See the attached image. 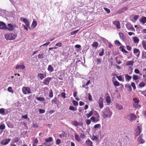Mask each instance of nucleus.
Instances as JSON below:
<instances>
[{"label":"nucleus","mask_w":146,"mask_h":146,"mask_svg":"<svg viewBox=\"0 0 146 146\" xmlns=\"http://www.w3.org/2000/svg\"><path fill=\"white\" fill-rule=\"evenodd\" d=\"M103 116L106 118L108 117H110L112 115V112L110 110V108L109 107L106 108L105 109V111L102 113Z\"/></svg>","instance_id":"nucleus-1"},{"label":"nucleus","mask_w":146,"mask_h":146,"mask_svg":"<svg viewBox=\"0 0 146 146\" xmlns=\"http://www.w3.org/2000/svg\"><path fill=\"white\" fill-rule=\"evenodd\" d=\"M17 34L15 33V34L10 33L7 34L5 35V38L7 40H12L15 39L17 36Z\"/></svg>","instance_id":"nucleus-2"},{"label":"nucleus","mask_w":146,"mask_h":146,"mask_svg":"<svg viewBox=\"0 0 146 146\" xmlns=\"http://www.w3.org/2000/svg\"><path fill=\"white\" fill-rule=\"evenodd\" d=\"M20 19L25 24L26 26L25 25L24 27L27 31L28 30V27L31 29L30 27V23L27 19L23 17H21Z\"/></svg>","instance_id":"nucleus-3"},{"label":"nucleus","mask_w":146,"mask_h":146,"mask_svg":"<svg viewBox=\"0 0 146 146\" xmlns=\"http://www.w3.org/2000/svg\"><path fill=\"white\" fill-rule=\"evenodd\" d=\"M134 101L133 102V106L135 108H138L141 107V105L138 104L139 100L137 99V98H133V99Z\"/></svg>","instance_id":"nucleus-4"},{"label":"nucleus","mask_w":146,"mask_h":146,"mask_svg":"<svg viewBox=\"0 0 146 146\" xmlns=\"http://www.w3.org/2000/svg\"><path fill=\"white\" fill-rule=\"evenodd\" d=\"M22 91L23 93L25 94H26L27 93L30 94L31 93V90L29 87H25L23 86L22 88Z\"/></svg>","instance_id":"nucleus-5"},{"label":"nucleus","mask_w":146,"mask_h":146,"mask_svg":"<svg viewBox=\"0 0 146 146\" xmlns=\"http://www.w3.org/2000/svg\"><path fill=\"white\" fill-rule=\"evenodd\" d=\"M127 118L130 120H134L136 119L137 116L133 113H130L126 116Z\"/></svg>","instance_id":"nucleus-6"},{"label":"nucleus","mask_w":146,"mask_h":146,"mask_svg":"<svg viewBox=\"0 0 146 146\" xmlns=\"http://www.w3.org/2000/svg\"><path fill=\"white\" fill-rule=\"evenodd\" d=\"M142 129L141 126H138L137 127L135 130V136H137L140 134L141 132Z\"/></svg>","instance_id":"nucleus-7"},{"label":"nucleus","mask_w":146,"mask_h":146,"mask_svg":"<svg viewBox=\"0 0 146 146\" xmlns=\"http://www.w3.org/2000/svg\"><path fill=\"white\" fill-rule=\"evenodd\" d=\"M103 99L102 97H100L98 101V104H99V107L100 109L103 108L104 105L103 103Z\"/></svg>","instance_id":"nucleus-8"},{"label":"nucleus","mask_w":146,"mask_h":146,"mask_svg":"<svg viewBox=\"0 0 146 146\" xmlns=\"http://www.w3.org/2000/svg\"><path fill=\"white\" fill-rule=\"evenodd\" d=\"M126 27L127 29L129 30L132 31H135V30L133 27V26L129 23H127L126 25Z\"/></svg>","instance_id":"nucleus-9"},{"label":"nucleus","mask_w":146,"mask_h":146,"mask_svg":"<svg viewBox=\"0 0 146 146\" xmlns=\"http://www.w3.org/2000/svg\"><path fill=\"white\" fill-rule=\"evenodd\" d=\"M133 53L137 58L139 57L140 52L139 49L135 48H134L133 49Z\"/></svg>","instance_id":"nucleus-10"},{"label":"nucleus","mask_w":146,"mask_h":146,"mask_svg":"<svg viewBox=\"0 0 146 146\" xmlns=\"http://www.w3.org/2000/svg\"><path fill=\"white\" fill-rule=\"evenodd\" d=\"M143 135L141 134L138 138L137 140L140 143H143L145 142V141L143 139Z\"/></svg>","instance_id":"nucleus-11"},{"label":"nucleus","mask_w":146,"mask_h":146,"mask_svg":"<svg viewBox=\"0 0 146 146\" xmlns=\"http://www.w3.org/2000/svg\"><path fill=\"white\" fill-rule=\"evenodd\" d=\"M113 24L116 26L117 29H120L121 28L120 23L119 21H115L113 22Z\"/></svg>","instance_id":"nucleus-12"},{"label":"nucleus","mask_w":146,"mask_h":146,"mask_svg":"<svg viewBox=\"0 0 146 146\" xmlns=\"http://www.w3.org/2000/svg\"><path fill=\"white\" fill-rule=\"evenodd\" d=\"M51 80V78L50 77H47L43 81V83L46 85H48L50 81Z\"/></svg>","instance_id":"nucleus-13"},{"label":"nucleus","mask_w":146,"mask_h":146,"mask_svg":"<svg viewBox=\"0 0 146 146\" xmlns=\"http://www.w3.org/2000/svg\"><path fill=\"white\" fill-rule=\"evenodd\" d=\"M6 28V24L3 22L0 21V29H4Z\"/></svg>","instance_id":"nucleus-14"},{"label":"nucleus","mask_w":146,"mask_h":146,"mask_svg":"<svg viewBox=\"0 0 146 146\" xmlns=\"http://www.w3.org/2000/svg\"><path fill=\"white\" fill-rule=\"evenodd\" d=\"M59 100L56 97H54L53 99L51 101L52 103L53 104H59Z\"/></svg>","instance_id":"nucleus-15"},{"label":"nucleus","mask_w":146,"mask_h":146,"mask_svg":"<svg viewBox=\"0 0 146 146\" xmlns=\"http://www.w3.org/2000/svg\"><path fill=\"white\" fill-rule=\"evenodd\" d=\"M37 76L41 80H42L44 78L46 77V74H44L41 73H39Z\"/></svg>","instance_id":"nucleus-16"},{"label":"nucleus","mask_w":146,"mask_h":146,"mask_svg":"<svg viewBox=\"0 0 146 146\" xmlns=\"http://www.w3.org/2000/svg\"><path fill=\"white\" fill-rule=\"evenodd\" d=\"M7 26L8 27H7L6 29L8 30L9 31H11L13 30L14 27L12 25L10 24H8L7 25Z\"/></svg>","instance_id":"nucleus-17"},{"label":"nucleus","mask_w":146,"mask_h":146,"mask_svg":"<svg viewBox=\"0 0 146 146\" xmlns=\"http://www.w3.org/2000/svg\"><path fill=\"white\" fill-rule=\"evenodd\" d=\"M25 66L23 64L21 65H17L15 67V68L16 69H21L23 70L25 68Z\"/></svg>","instance_id":"nucleus-18"},{"label":"nucleus","mask_w":146,"mask_h":146,"mask_svg":"<svg viewBox=\"0 0 146 146\" xmlns=\"http://www.w3.org/2000/svg\"><path fill=\"white\" fill-rule=\"evenodd\" d=\"M127 9V7H124L119 9V10L118 11V12L119 13H121L125 11Z\"/></svg>","instance_id":"nucleus-19"},{"label":"nucleus","mask_w":146,"mask_h":146,"mask_svg":"<svg viewBox=\"0 0 146 146\" xmlns=\"http://www.w3.org/2000/svg\"><path fill=\"white\" fill-rule=\"evenodd\" d=\"M10 141L11 139H5L4 141H2L1 142L4 145H6L8 144Z\"/></svg>","instance_id":"nucleus-20"},{"label":"nucleus","mask_w":146,"mask_h":146,"mask_svg":"<svg viewBox=\"0 0 146 146\" xmlns=\"http://www.w3.org/2000/svg\"><path fill=\"white\" fill-rule=\"evenodd\" d=\"M37 23L36 21H33L32 24L31 28L32 29H34L37 26Z\"/></svg>","instance_id":"nucleus-21"},{"label":"nucleus","mask_w":146,"mask_h":146,"mask_svg":"<svg viewBox=\"0 0 146 146\" xmlns=\"http://www.w3.org/2000/svg\"><path fill=\"white\" fill-rule=\"evenodd\" d=\"M134 63V62L133 61H128L126 62L125 64L127 66L129 65L132 66L133 65Z\"/></svg>","instance_id":"nucleus-22"},{"label":"nucleus","mask_w":146,"mask_h":146,"mask_svg":"<svg viewBox=\"0 0 146 146\" xmlns=\"http://www.w3.org/2000/svg\"><path fill=\"white\" fill-rule=\"evenodd\" d=\"M74 137L76 140L77 141H79L81 140V139L79 136L76 133H75L74 134Z\"/></svg>","instance_id":"nucleus-23"},{"label":"nucleus","mask_w":146,"mask_h":146,"mask_svg":"<svg viewBox=\"0 0 146 146\" xmlns=\"http://www.w3.org/2000/svg\"><path fill=\"white\" fill-rule=\"evenodd\" d=\"M48 70L50 72H52L54 71V68L51 65H49L48 66Z\"/></svg>","instance_id":"nucleus-24"},{"label":"nucleus","mask_w":146,"mask_h":146,"mask_svg":"<svg viewBox=\"0 0 146 146\" xmlns=\"http://www.w3.org/2000/svg\"><path fill=\"white\" fill-rule=\"evenodd\" d=\"M98 43L97 42H94L92 44V46L93 47L95 48H97L98 46Z\"/></svg>","instance_id":"nucleus-25"},{"label":"nucleus","mask_w":146,"mask_h":146,"mask_svg":"<svg viewBox=\"0 0 146 146\" xmlns=\"http://www.w3.org/2000/svg\"><path fill=\"white\" fill-rule=\"evenodd\" d=\"M52 140V138L51 137H49L48 139H46L45 140L46 142H50Z\"/></svg>","instance_id":"nucleus-26"},{"label":"nucleus","mask_w":146,"mask_h":146,"mask_svg":"<svg viewBox=\"0 0 146 146\" xmlns=\"http://www.w3.org/2000/svg\"><path fill=\"white\" fill-rule=\"evenodd\" d=\"M140 22L142 23L143 24L145 23L146 22V17H144L142 18L141 20H140Z\"/></svg>","instance_id":"nucleus-27"},{"label":"nucleus","mask_w":146,"mask_h":146,"mask_svg":"<svg viewBox=\"0 0 146 146\" xmlns=\"http://www.w3.org/2000/svg\"><path fill=\"white\" fill-rule=\"evenodd\" d=\"M146 84L143 82H141L139 84V86L140 87H143L145 86Z\"/></svg>","instance_id":"nucleus-28"},{"label":"nucleus","mask_w":146,"mask_h":146,"mask_svg":"<svg viewBox=\"0 0 146 146\" xmlns=\"http://www.w3.org/2000/svg\"><path fill=\"white\" fill-rule=\"evenodd\" d=\"M116 108H118L119 110L122 109H123V107L122 106L119 104H117L116 105Z\"/></svg>","instance_id":"nucleus-29"},{"label":"nucleus","mask_w":146,"mask_h":146,"mask_svg":"<svg viewBox=\"0 0 146 146\" xmlns=\"http://www.w3.org/2000/svg\"><path fill=\"white\" fill-rule=\"evenodd\" d=\"M44 56V53L42 52L41 54H40L38 55V58L40 59L43 58Z\"/></svg>","instance_id":"nucleus-30"},{"label":"nucleus","mask_w":146,"mask_h":146,"mask_svg":"<svg viewBox=\"0 0 146 146\" xmlns=\"http://www.w3.org/2000/svg\"><path fill=\"white\" fill-rule=\"evenodd\" d=\"M120 49H121V51L125 53H128V52L126 51L123 47V46H120L119 47Z\"/></svg>","instance_id":"nucleus-31"},{"label":"nucleus","mask_w":146,"mask_h":146,"mask_svg":"<svg viewBox=\"0 0 146 146\" xmlns=\"http://www.w3.org/2000/svg\"><path fill=\"white\" fill-rule=\"evenodd\" d=\"M86 144L88 145H90L92 144H93L92 142L89 139H88L86 141Z\"/></svg>","instance_id":"nucleus-32"},{"label":"nucleus","mask_w":146,"mask_h":146,"mask_svg":"<svg viewBox=\"0 0 146 146\" xmlns=\"http://www.w3.org/2000/svg\"><path fill=\"white\" fill-rule=\"evenodd\" d=\"M93 113V112L92 111H90L88 114H86L87 117L88 118H89L91 115H92Z\"/></svg>","instance_id":"nucleus-33"},{"label":"nucleus","mask_w":146,"mask_h":146,"mask_svg":"<svg viewBox=\"0 0 146 146\" xmlns=\"http://www.w3.org/2000/svg\"><path fill=\"white\" fill-rule=\"evenodd\" d=\"M72 125L75 126H77L79 125V123L76 121H74L72 123Z\"/></svg>","instance_id":"nucleus-34"},{"label":"nucleus","mask_w":146,"mask_h":146,"mask_svg":"<svg viewBox=\"0 0 146 146\" xmlns=\"http://www.w3.org/2000/svg\"><path fill=\"white\" fill-rule=\"evenodd\" d=\"M125 77L126 80H127L128 81L131 79V76L129 75L128 74H126L125 75Z\"/></svg>","instance_id":"nucleus-35"},{"label":"nucleus","mask_w":146,"mask_h":146,"mask_svg":"<svg viewBox=\"0 0 146 146\" xmlns=\"http://www.w3.org/2000/svg\"><path fill=\"white\" fill-rule=\"evenodd\" d=\"M106 101L108 103H110L111 102L110 98L109 96L106 97Z\"/></svg>","instance_id":"nucleus-36"},{"label":"nucleus","mask_w":146,"mask_h":146,"mask_svg":"<svg viewBox=\"0 0 146 146\" xmlns=\"http://www.w3.org/2000/svg\"><path fill=\"white\" fill-rule=\"evenodd\" d=\"M133 40L134 42L137 43H138L139 41V38L137 37H134Z\"/></svg>","instance_id":"nucleus-37"},{"label":"nucleus","mask_w":146,"mask_h":146,"mask_svg":"<svg viewBox=\"0 0 146 146\" xmlns=\"http://www.w3.org/2000/svg\"><path fill=\"white\" fill-rule=\"evenodd\" d=\"M36 99L38 101H43L45 100V99L43 97H36Z\"/></svg>","instance_id":"nucleus-38"},{"label":"nucleus","mask_w":146,"mask_h":146,"mask_svg":"<svg viewBox=\"0 0 146 146\" xmlns=\"http://www.w3.org/2000/svg\"><path fill=\"white\" fill-rule=\"evenodd\" d=\"M142 44L143 48L146 50V43L145 42L143 41L142 42Z\"/></svg>","instance_id":"nucleus-39"},{"label":"nucleus","mask_w":146,"mask_h":146,"mask_svg":"<svg viewBox=\"0 0 146 146\" xmlns=\"http://www.w3.org/2000/svg\"><path fill=\"white\" fill-rule=\"evenodd\" d=\"M115 44L117 45L118 46H120L122 45V44L121 43L119 42V41L117 40H116L114 42Z\"/></svg>","instance_id":"nucleus-40"},{"label":"nucleus","mask_w":146,"mask_h":146,"mask_svg":"<svg viewBox=\"0 0 146 146\" xmlns=\"http://www.w3.org/2000/svg\"><path fill=\"white\" fill-rule=\"evenodd\" d=\"M79 30V29H78L74 31H72L70 33V35H73L76 33H77Z\"/></svg>","instance_id":"nucleus-41"},{"label":"nucleus","mask_w":146,"mask_h":146,"mask_svg":"<svg viewBox=\"0 0 146 146\" xmlns=\"http://www.w3.org/2000/svg\"><path fill=\"white\" fill-rule=\"evenodd\" d=\"M93 140H97L98 139V138L96 136L92 135V137L91 138Z\"/></svg>","instance_id":"nucleus-42"},{"label":"nucleus","mask_w":146,"mask_h":146,"mask_svg":"<svg viewBox=\"0 0 146 146\" xmlns=\"http://www.w3.org/2000/svg\"><path fill=\"white\" fill-rule=\"evenodd\" d=\"M5 128V125L4 124H1L0 125V129L2 130H4Z\"/></svg>","instance_id":"nucleus-43"},{"label":"nucleus","mask_w":146,"mask_h":146,"mask_svg":"<svg viewBox=\"0 0 146 146\" xmlns=\"http://www.w3.org/2000/svg\"><path fill=\"white\" fill-rule=\"evenodd\" d=\"M114 85L115 86H118L119 85V83L117 81H115L113 82Z\"/></svg>","instance_id":"nucleus-44"},{"label":"nucleus","mask_w":146,"mask_h":146,"mask_svg":"<svg viewBox=\"0 0 146 146\" xmlns=\"http://www.w3.org/2000/svg\"><path fill=\"white\" fill-rule=\"evenodd\" d=\"M53 96V93L52 90H50V92L49 93V97L50 98H52Z\"/></svg>","instance_id":"nucleus-45"},{"label":"nucleus","mask_w":146,"mask_h":146,"mask_svg":"<svg viewBox=\"0 0 146 146\" xmlns=\"http://www.w3.org/2000/svg\"><path fill=\"white\" fill-rule=\"evenodd\" d=\"M96 61L97 62V65H98L100 63L102 62V60L100 58L96 59Z\"/></svg>","instance_id":"nucleus-46"},{"label":"nucleus","mask_w":146,"mask_h":146,"mask_svg":"<svg viewBox=\"0 0 146 146\" xmlns=\"http://www.w3.org/2000/svg\"><path fill=\"white\" fill-rule=\"evenodd\" d=\"M119 35L120 38L121 39H123L124 38V36L123 35V33H119Z\"/></svg>","instance_id":"nucleus-47"},{"label":"nucleus","mask_w":146,"mask_h":146,"mask_svg":"<svg viewBox=\"0 0 146 146\" xmlns=\"http://www.w3.org/2000/svg\"><path fill=\"white\" fill-rule=\"evenodd\" d=\"M142 58H145L146 59V52H142Z\"/></svg>","instance_id":"nucleus-48"},{"label":"nucleus","mask_w":146,"mask_h":146,"mask_svg":"<svg viewBox=\"0 0 146 146\" xmlns=\"http://www.w3.org/2000/svg\"><path fill=\"white\" fill-rule=\"evenodd\" d=\"M104 9L109 14L110 13V11L108 8L106 7H104Z\"/></svg>","instance_id":"nucleus-49"},{"label":"nucleus","mask_w":146,"mask_h":146,"mask_svg":"<svg viewBox=\"0 0 146 146\" xmlns=\"http://www.w3.org/2000/svg\"><path fill=\"white\" fill-rule=\"evenodd\" d=\"M0 113L1 114H4L5 110L3 108H1L0 109Z\"/></svg>","instance_id":"nucleus-50"},{"label":"nucleus","mask_w":146,"mask_h":146,"mask_svg":"<svg viewBox=\"0 0 146 146\" xmlns=\"http://www.w3.org/2000/svg\"><path fill=\"white\" fill-rule=\"evenodd\" d=\"M133 78L134 80H136L138 79V76L137 75H133Z\"/></svg>","instance_id":"nucleus-51"},{"label":"nucleus","mask_w":146,"mask_h":146,"mask_svg":"<svg viewBox=\"0 0 146 146\" xmlns=\"http://www.w3.org/2000/svg\"><path fill=\"white\" fill-rule=\"evenodd\" d=\"M69 110L72 111H75L76 110L75 109V108L73 106H70L69 108Z\"/></svg>","instance_id":"nucleus-52"},{"label":"nucleus","mask_w":146,"mask_h":146,"mask_svg":"<svg viewBox=\"0 0 146 146\" xmlns=\"http://www.w3.org/2000/svg\"><path fill=\"white\" fill-rule=\"evenodd\" d=\"M72 103L73 105L75 106H78V102L75 100L72 101Z\"/></svg>","instance_id":"nucleus-53"},{"label":"nucleus","mask_w":146,"mask_h":146,"mask_svg":"<svg viewBox=\"0 0 146 146\" xmlns=\"http://www.w3.org/2000/svg\"><path fill=\"white\" fill-rule=\"evenodd\" d=\"M8 91L10 92H13V91L12 89V88L11 87H9L8 88Z\"/></svg>","instance_id":"nucleus-54"},{"label":"nucleus","mask_w":146,"mask_h":146,"mask_svg":"<svg viewBox=\"0 0 146 146\" xmlns=\"http://www.w3.org/2000/svg\"><path fill=\"white\" fill-rule=\"evenodd\" d=\"M88 98L89 100L90 101H91L92 100V96L91 95V94L90 93H89L88 94Z\"/></svg>","instance_id":"nucleus-55"},{"label":"nucleus","mask_w":146,"mask_h":146,"mask_svg":"<svg viewBox=\"0 0 146 146\" xmlns=\"http://www.w3.org/2000/svg\"><path fill=\"white\" fill-rule=\"evenodd\" d=\"M131 86L133 89H135L136 88L135 83L133 82H132Z\"/></svg>","instance_id":"nucleus-56"},{"label":"nucleus","mask_w":146,"mask_h":146,"mask_svg":"<svg viewBox=\"0 0 146 146\" xmlns=\"http://www.w3.org/2000/svg\"><path fill=\"white\" fill-rule=\"evenodd\" d=\"M91 123V121L90 119H87L86 121V123L88 125H90Z\"/></svg>","instance_id":"nucleus-57"},{"label":"nucleus","mask_w":146,"mask_h":146,"mask_svg":"<svg viewBox=\"0 0 146 146\" xmlns=\"http://www.w3.org/2000/svg\"><path fill=\"white\" fill-rule=\"evenodd\" d=\"M104 53V49H102V52H100L99 54V55L100 56H102Z\"/></svg>","instance_id":"nucleus-58"},{"label":"nucleus","mask_w":146,"mask_h":146,"mask_svg":"<svg viewBox=\"0 0 146 146\" xmlns=\"http://www.w3.org/2000/svg\"><path fill=\"white\" fill-rule=\"evenodd\" d=\"M100 124H96L94 126V128L95 129H96L98 128H99L100 127Z\"/></svg>","instance_id":"nucleus-59"},{"label":"nucleus","mask_w":146,"mask_h":146,"mask_svg":"<svg viewBox=\"0 0 146 146\" xmlns=\"http://www.w3.org/2000/svg\"><path fill=\"white\" fill-rule=\"evenodd\" d=\"M90 119L93 122H95L96 121L95 118L94 116H92L90 118Z\"/></svg>","instance_id":"nucleus-60"},{"label":"nucleus","mask_w":146,"mask_h":146,"mask_svg":"<svg viewBox=\"0 0 146 146\" xmlns=\"http://www.w3.org/2000/svg\"><path fill=\"white\" fill-rule=\"evenodd\" d=\"M65 95L66 94L65 93L62 92L61 94V96L64 99L66 98Z\"/></svg>","instance_id":"nucleus-61"},{"label":"nucleus","mask_w":146,"mask_h":146,"mask_svg":"<svg viewBox=\"0 0 146 146\" xmlns=\"http://www.w3.org/2000/svg\"><path fill=\"white\" fill-rule=\"evenodd\" d=\"M80 137L82 139H84L85 138V136L84 134L82 133H80Z\"/></svg>","instance_id":"nucleus-62"},{"label":"nucleus","mask_w":146,"mask_h":146,"mask_svg":"<svg viewBox=\"0 0 146 146\" xmlns=\"http://www.w3.org/2000/svg\"><path fill=\"white\" fill-rule=\"evenodd\" d=\"M56 46H58L59 47H61L62 46V43L61 42H59L55 44Z\"/></svg>","instance_id":"nucleus-63"},{"label":"nucleus","mask_w":146,"mask_h":146,"mask_svg":"<svg viewBox=\"0 0 146 146\" xmlns=\"http://www.w3.org/2000/svg\"><path fill=\"white\" fill-rule=\"evenodd\" d=\"M134 72L136 74H138L139 73V71L138 69L135 68L134 70Z\"/></svg>","instance_id":"nucleus-64"}]
</instances>
